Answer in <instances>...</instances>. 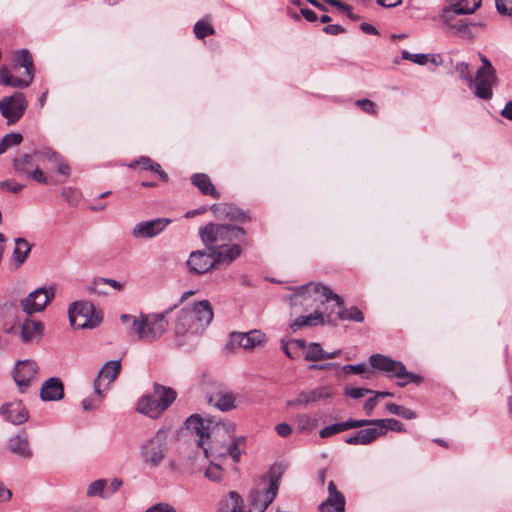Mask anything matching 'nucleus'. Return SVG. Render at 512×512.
<instances>
[{
	"label": "nucleus",
	"mask_w": 512,
	"mask_h": 512,
	"mask_svg": "<svg viewBox=\"0 0 512 512\" xmlns=\"http://www.w3.org/2000/svg\"><path fill=\"white\" fill-rule=\"evenodd\" d=\"M401 56L403 59L409 60L418 65H425L428 63V60H429V54H422V53L412 54V53L408 52L407 50H403L401 52Z\"/></svg>",
	"instance_id": "603ef678"
},
{
	"label": "nucleus",
	"mask_w": 512,
	"mask_h": 512,
	"mask_svg": "<svg viewBox=\"0 0 512 512\" xmlns=\"http://www.w3.org/2000/svg\"><path fill=\"white\" fill-rule=\"evenodd\" d=\"M121 485L122 481L116 478L108 481V487H106L107 497L115 493L120 488Z\"/></svg>",
	"instance_id": "774afa93"
},
{
	"label": "nucleus",
	"mask_w": 512,
	"mask_h": 512,
	"mask_svg": "<svg viewBox=\"0 0 512 512\" xmlns=\"http://www.w3.org/2000/svg\"><path fill=\"white\" fill-rule=\"evenodd\" d=\"M68 312H76L77 315H83L85 317H100L95 313L94 307L89 302L78 301L74 302L69 306Z\"/></svg>",
	"instance_id": "a19ab883"
},
{
	"label": "nucleus",
	"mask_w": 512,
	"mask_h": 512,
	"mask_svg": "<svg viewBox=\"0 0 512 512\" xmlns=\"http://www.w3.org/2000/svg\"><path fill=\"white\" fill-rule=\"evenodd\" d=\"M8 449L11 453L21 458L28 459L31 458L33 455L26 434H18L11 437L8 441Z\"/></svg>",
	"instance_id": "c85d7f7f"
},
{
	"label": "nucleus",
	"mask_w": 512,
	"mask_h": 512,
	"mask_svg": "<svg viewBox=\"0 0 512 512\" xmlns=\"http://www.w3.org/2000/svg\"><path fill=\"white\" fill-rule=\"evenodd\" d=\"M23 140L20 133L5 135L0 142V154L5 153L9 148L19 145Z\"/></svg>",
	"instance_id": "c03bdc74"
},
{
	"label": "nucleus",
	"mask_w": 512,
	"mask_h": 512,
	"mask_svg": "<svg viewBox=\"0 0 512 512\" xmlns=\"http://www.w3.org/2000/svg\"><path fill=\"white\" fill-rule=\"evenodd\" d=\"M345 374H361L366 372L367 366L365 363L356 364V365H345L342 368Z\"/></svg>",
	"instance_id": "e2e57ef3"
},
{
	"label": "nucleus",
	"mask_w": 512,
	"mask_h": 512,
	"mask_svg": "<svg viewBox=\"0 0 512 512\" xmlns=\"http://www.w3.org/2000/svg\"><path fill=\"white\" fill-rule=\"evenodd\" d=\"M0 415L15 425L23 424L28 420V412L21 402L3 404L0 407Z\"/></svg>",
	"instance_id": "4be33fe9"
},
{
	"label": "nucleus",
	"mask_w": 512,
	"mask_h": 512,
	"mask_svg": "<svg viewBox=\"0 0 512 512\" xmlns=\"http://www.w3.org/2000/svg\"><path fill=\"white\" fill-rule=\"evenodd\" d=\"M383 435V430L378 427L359 430L355 435L349 436L345 442L350 445H368Z\"/></svg>",
	"instance_id": "c756f323"
},
{
	"label": "nucleus",
	"mask_w": 512,
	"mask_h": 512,
	"mask_svg": "<svg viewBox=\"0 0 512 512\" xmlns=\"http://www.w3.org/2000/svg\"><path fill=\"white\" fill-rule=\"evenodd\" d=\"M193 31L197 39H204L207 36L215 34L214 27L205 20L197 21Z\"/></svg>",
	"instance_id": "37998d69"
},
{
	"label": "nucleus",
	"mask_w": 512,
	"mask_h": 512,
	"mask_svg": "<svg viewBox=\"0 0 512 512\" xmlns=\"http://www.w3.org/2000/svg\"><path fill=\"white\" fill-rule=\"evenodd\" d=\"M366 421L361 420H354V419H348L344 422L340 423H334L328 426H325L322 428L319 432V436L323 439L329 438L335 434L347 431L349 429L359 428L366 426Z\"/></svg>",
	"instance_id": "a878e982"
},
{
	"label": "nucleus",
	"mask_w": 512,
	"mask_h": 512,
	"mask_svg": "<svg viewBox=\"0 0 512 512\" xmlns=\"http://www.w3.org/2000/svg\"><path fill=\"white\" fill-rule=\"evenodd\" d=\"M497 81L496 71L478 69L473 78L472 88L474 94L480 99H490L493 95L492 88Z\"/></svg>",
	"instance_id": "ddd939ff"
},
{
	"label": "nucleus",
	"mask_w": 512,
	"mask_h": 512,
	"mask_svg": "<svg viewBox=\"0 0 512 512\" xmlns=\"http://www.w3.org/2000/svg\"><path fill=\"white\" fill-rule=\"evenodd\" d=\"M43 323L26 318L20 324V336L23 343H29L33 340L40 339L43 335Z\"/></svg>",
	"instance_id": "393cba45"
},
{
	"label": "nucleus",
	"mask_w": 512,
	"mask_h": 512,
	"mask_svg": "<svg viewBox=\"0 0 512 512\" xmlns=\"http://www.w3.org/2000/svg\"><path fill=\"white\" fill-rule=\"evenodd\" d=\"M296 429L298 432H309L317 427V420L308 414L302 413L295 417Z\"/></svg>",
	"instance_id": "ea45409f"
},
{
	"label": "nucleus",
	"mask_w": 512,
	"mask_h": 512,
	"mask_svg": "<svg viewBox=\"0 0 512 512\" xmlns=\"http://www.w3.org/2000/svg\"><path fill=\"white\" fill-rule=\"evenodd\" d=\"M293 291L294 293L290 297L292 305L304 304L309 299L319 301L321 304L333 300L335 302V306L340 308L337 312L339 319L359 323L364 321V315L358 307L352 306L348 309L344 308L343 299L327 286L319 283H308L294 288Z\"/></svg>",
	"instance_id": "f03ea898"
},
{
	"label": "nucleus",
	"mask_w": 512,
	"mask_h": 512,
	"mask_svg": "<svg viewBox=\"0 0 512 512\" xmlns=\"http://www.w3.org/2000/svg\"><path fill=\"white\" fill-rule=\"evenodd\" d=\"M40 397L44 401H57L62 399L64 397L62 381L56 377L46 380L41 387Z\"/></svg>",
	"instance_id": "b1692460"
},
{
	"label": "nucleus",
	"mask_w": 512,
	"mask_h": 512,
	"mask_svg": "<svg viewBox=\"0 0 512 512\" xmlns=\"http://www.w3.org/2000/svg\"><path fill=\"white\" fill-rule=\"evenodd\" d=\"M186 429L191 432L192 435L196 437L195 441L197 445L203 449L205 455H208L207 446L208 440L210 438V422H206L198 415H191L185 422Z\"/></svg>",
	"instance_id": "4468645a"
},
{
	"label": "nucleus",
	"mask_w": 512,
	"mask_h": 512,
	"mask_svg": "<svg viewBox=\"0 0 512 512\" xmlns=\"http://www.w3.org/2000/svg\"><path fill=\"white\" fill-rule=\"evenodd\" d=\"M370 393H374V392L372 390L366 389V388H355V387H346L345 388V395L350 398H353V399H358V398L364 397L365 395L370 394Z\"/></svg>",
	"instance_id": "6e6d98bb"
},
{
	"label": "nucleus",
	"mask_w": 512,
	"mask_h": 512,
	"mask_svg": "<svg viewBox=\"0 0 512 512\" xmlns=\"http://www.w3.org/2000/svg\"><path fill=\"white\" fill-rule=\"evenodd\" d=\"M279 490V478L267 475L260 479L249 495L248 512H264L274 501Z\"/></svg>",
	"instance_id": "39448f33"
},
{
	"label": "nucleus",
	"mask_w": 512,
	"mask_h": 512,
	"mask_svg": "<svg viewBox=\"0 0 512 512\" xmlns=\"http://www.w3.org/2000/svg\"><path fill=\"white\" fill-rule=\"evenodd\" d=\"M339 508L337 501L326 500L319 506L320 512H337L336 509Z\"/></svg>",
	"instance_id": "0e129e2a"
},
{
	"label": "nucleus",
	"mask_w": 512,
	"mask_h": 512,
	"mask_svg": "<svg viewBox=\"0 0 512 512\" xmlns=\"http://www.w3.org/2000/svg\"><path fill=\"white\" fill-rule=\"evenodd\" d=\"M355 104L367 114L375 115L377 113L376 104L369 99L357 100Z\"/></svg>",
	"instance_id": "5fc2aeb1"
},
{
	"label": "nucleus",
	"mask_w": 512,
	"mask_h": 512,
	"mask_svg": "<svg viewBox=\"0 0 512 512\" xmlns=\"http://www.w3.org/2000/svg\"><path fill=\"white\" fill-rule=\"evenodd\" d=\"M54 287H39L21 301L23 311L27 315L43 311L54 298Z\"/></svg>",
	"instance_id": "f8f14e48"
},
{
	"label": "nucleus",
	"mask_w": 512,
	"mask_h": 512,
	"mask_svg": "<svg viewBox=\"0 0 512 512\" xmlns=\"http://www.w3.org/2000/svg\"><path fill=\"white\" fill-rule=\"evenodd\" d=\"M212 319L213 310L208 300L181 308L173 325L177 346H195Z\"/></svg>",
	"instance_id": "f257e3e1"
},
{
	"label": "nucleus",
	"mask_w": 512,
	"mask_h": 512,
	"mask_svg": "<svg viewBox=\"0 0 512 512\" xmlns=\"http://www.w3.org/2000/svg\"><path fill=\"white\" fill-rule=\"evenodd\" d=\"M0 188L16 194L23 189V185L13 180H5L0 182Z\"/></svg>",
	"instance_id": "680f3d73"
},
{
	"label": "nucleus",
	"mask_w": 512,
	"mask_h": 512,
	"mask_svg": "<svg viewBox=\"0 0 512 512\" xmlns=\"http://www.w3.org/2000/svg\"><path fill=\"white\" fill-rule=\"evenodd\" d=\"M214 260L212 247L206 246L204 250L191 252L186 264L191 274L202 275L217 269Z\"/></svg>",
	"instance_id": "9d476101"
},
{
	"label": "nucleus",
	"mask_w": 512,
	"mask_h": 512,
	"mask_svg": "<svg viewBox=\"0 0 512 512\" xmlns=\"http://www.w3.org/2000/svg\"><path fill=\"white\" fill-rule=\"evenodd\" d=\"M222 469L217 464H210L205 471V476L211 481H219L221 479Z\"/></svg>",
	"instance_id": "13d9d810"
},
{
	"label": "nucleus",
	"mask_w": 512,
	"mask_h": 512,
	"mask_svg": "<svg viewBox=\"0 0 512 512\" xmlns=\"http://www.w3.org/2000/svg\"><path fill=\"white\" fill-rule=\"evenodd\" d=\"M38 365L32 360L18 361L14 370V380L21 392L30 387L36 379Z\"/></svg>",
	"instance_id": "f3484780"
},
{
	"label": "nucleus",
	"mask_w": 512,
	"mask_h": 512,
	"mask_svg": "<svg viewBox=\"0 0 512 512\" xmlns=\"http://www.w3.org/2000/svg\"><path fill=\"white\" fill-rule=\"evenodd\" d=\"M467 14L459 11L458 3L451 2L442 9L439 20L448 34L471 41L476 37L473 32V23L459 18L460 15Z\"/></svg>",
	"instance_id": "20e7f679"
},
{
	"label": "nucleus",
	"mask_w": 512,
	"mask_h": 512,
	"mask_svg": "<svg viewBox=\"0 0 512 512\" xmlns=\"http://www.w3.org/2000/svg\"><path fill=\"white\" fill-rule=\"evenodd\" d=\"M101 393H103V390H101ZM103 394L99 397L98 394H96L95 397L86 398L82 401V407L85 411H93L95 410L102 399Z\"/></svg>",
	"instance_id": "bf43d9fd"
},
{
	"label": "nucleus",
	"mask_w": 512,
	"mask_h": 512,
	"mask_svg": "<svg viewBox=\"0 0 512 512\" xmlns=\"http://www.w3.org/2000/svg\"><path fill=\"white\" fill-rule=\"evenodd\" d=\"M38 156V151L18 155L12 161L15 171L22 174L30 172V170L38 165Z\"/></svg>",
	"instance_id": "2f4dec72"
},
{
	"label": "nucleus",
	"mask_w": 512,
	"mask_h": 512,
	"mask_svg": "<svg viewBox=\"0 0 512 512\" xmlns=\"http://www.w3.org/2000/svg\"><path fill=\"white\" fill-rule=\"evenodd\" d=\"M331 325L336 326L335 320L331 319L330 313L316 310L314 313L307 316H299L290 325V328L295 332L296 330L306 326H317V325Z\"/></svg>",
	"instance_id": "aec40b11"
},
{
	"label": "nucleus",
	"mask_w": 512,
	"mask_h": 512,
	"mask_svg": "<svg viewBox=\"0 0 512 512\" xmlns=\"http://www.w3.org/2000/svg\"><path fill=\"white\" fill-rule=\"evenodd\" d=\"M193 185H195L204 195H210L218 199L220 194L216 191L210 178L203 173H196L191 177Z\"/></svg>",
	"instance_id": "f704fd0d"
},
{
	"label": "nucleus",
	"mask_w": 512,
	"mask_h": 512,
	"mask_svg": "<svg viewBox=\"0 0 512 512\" xmlns=\"http://www.w3.org/2000/svg\"><path fill=\"white\" fill-rule=\"evenodd\" d=\"M15 62L20 67L25 68L26 75L34 76V64L30 52L27 49H22L16 52Z\"/></svg>",
	"instance_id": "58836bf2"
},
{
	"label": "nucleus",
	"mask_w": 512,
	"mask_h": 512,
	"mask_svg": "<svg viewBox=\"0 0 512 512\" xmlns=\"http://www.w3.org/2000/svg\"><path fill=\"white\" fill-rule=\"evenodd\" d=\"M121 322L125 325L127 332L130 335H136L139 339L142 328V314L139 317L130 314H122L120 317Z\"/></svg>",
	"instance_id": "4c0bfd02"
},
{
	"label": "nucleus",
	"mask_w": 512,
	"mask_h": 512,
	"mask_svg": "<svg viewBox=\"0 0 512 512\" xmlns=\"http://www.w3.org/2000/svg\"><path fill=\"white\" fill-rule=\"evenodd\" d=\"M210 209L218 217H225L233 221L247 222L250 219L243 210L230 204H213Z\"/></svg>",
	"instance_id": "bb28decb"
},
{
	"label": "nucleus",
	"mask_w": 512,
	"mask_h": 512,
	"mask_svg": "<svg viewBox=\"0 0 512 512\" xmlns=\"http://www.w3.org/2000/svg\"><path fill=\"white\" fill-rule=\"evenodd\" d=\"M137 165L141 166L144 170H150L157 174H159L160 178L167 182L168 175L165 171L162 170L160 164L154 162L149 157H140V159L136 162Z\"/></svg>",
	"instance_id": "79ce46f5"
},
{
	"label": "nucleus",
	"mask_w": 512,
	"mask_h": 512,
	"mask_svg": "<svg viewBox=\"0 0 512 512\" xmlns=\"http://www.w3.org/2000/svg\"><path fill=\"white\" fill-rule=\"evenodd\" d=\"M169 218H156L137 223L133 230L132 236L138 239L152 238L159 235L170 223Z\"/></svg>",
	"instance_id": "dca6fc26"
},
{
	"label": "nucleus",
	"mask_w": 512,
	"mask_h": 512,
	"mask_svg": "<svg viewBox=\"0 0 512 512\" xmlns=\"http://www.w3.org/2000/svg\"><path fill=\"white\" fill-rule=\"evenodd\" d=\"M217 269L221 266H229L241 254V247L238 244H219L211 246Z\"/></svg>",
	"instance_id": "412c9836"
},
{
	"label": "nucleus",
	"mask_w": 512,
	"mask_h": 512,
	"mask_svg": "<svg viewBox=\"0 0 512 512\" xmlns=\"http://www.w3.org/2000/svg\"><path fill=\"white\" fill-rule=\"evenodd\" d=\"M174 308L175 306L161 313L142 314L143 324L141 325L139 340L151 343L162 337L168 328L166 317Z\"/></svg>",
	"instance_id": "6e6552de"
},
{
	"label": "nucleus",
	"mask_w": 512,
	"mask_h": 512,
	"mask_svg": "<svg viewBox=\"0 0 512 512\" xmlns=\"http://www.w3.org/2000/svg\"><path fill=\"white\" fill-rule=\"evenodd\" d=\"M245 235L242 227L231 224H213L209 223L199 230L201 241L206 246H216L227 244L234 240H240Z\"/></svg>",
	"instance_id": "423d86ee"
},
{
	"label": "nucleus",
	"mask_w": 512,
	"mask_h": 512,
	"mask_svg": "<svg viewBox=\"0 0 512 512\" xmlns=\"http://www.w3.org/2000/svg\"><path fill=\"white\" fill-rule=\"evenodd\" d=\"M62 195L71 206H76L81 200V192L77 189L66 187L62 191Z\"/></svg>",
	"instance_id": "3c124183"
},
{
	"label": "nucleus",
	"mask_w": 512,
	"mask_h": 512,
	"mask_svg": "<svg viewBox=\"0 0 512 512\" xmlns=\"http://www.w3.org/2000/svg\"><path fill=\"white\" fill-rule=\"evenodd\" d=\"M367 423H366V426H377L379 430H383V435L388 431V430H392V431H398V432H401L403 431V424L394 419V418H389V419H373V420H369V419H364Z\"/></svg>",
	"instance_id": "e433bc0d"
},
{
	"label": "nucleus",
	"mask_w": 512,
	"mask_h": 512,
	"mask_svg": "<svg viewBox=\"0 0 512 512\" xmlns=\"http://www.w3.org/2000/svg\"><path fill=\"white\" fill-rule=\"evenodd\" d=\"M70 324L76 329H92L99 325L101 317H85L76 312H68Z\"/></svg>",
	"instance_id": "c9c22d12"
},
{
	"label": "nucleus",
	"mask_w": 512,
	"mask_h": 512,
	"mask_svg": "<svg viewBox=\"0 0 512 512\" xmlns=\"http://www.w3.org/2000/svg\"><path fill=\"white\" fill-rule=\"evenodd\" d=\"M121 370L120 360H111L106 362L98 373L97 378L94 381L95 394L101 396V390H105L106 387L112 383L119 375Z\"/></svg>",
	"instance_id": "a211bd4d"
},
{
	"label": "nucleus",
	"mask_w": 512,
	"mask_h": 512,
	"mask_svg": "<svg viewBox=\"0 0 512 512\" xmlns=\"http://www.w3.org/2000/svg\"><path fill=\"white\" fill-rule=\"evenodd\" d=\"M28 102L21 92L0 100V112L9 125L16 123L24 114Z\"/></svg>",
	"instance_id": "9b49d317"
},
{
	"label": "nucleus",
	"mask_w": 512,
	"mask_h": 512,
	"mask_svg": "<svg viewBox=\"0 0 512 512\" xmlns=\"http://www.w3.org/2000/svg\"><path fill=\"white\" fill-rule=\"evenodd\" d=\"M34 76L26 75V78L14 77L6 66L0 68V83L13 88H26L33 81Z\"/></svg>",
	"instance_id": "473e14b6"
},
{
	"label": "nucleus",
	"mask_w": 512,
	"mask_h": 512,
	"mask_svg": "<svg viewBox=\"0 0 512 512\" xmlns=\"http://www.w3.org/2000/svg\"><path fill=\"white\" fill-rule=\"evenodd\" d=\"M275 429H276L277 434H278L279 436H281V437H284V438H286V437L290 436V435H291V433H292V428H291V426H290L289 424H287V423H280V424H278V425L275 427Z\"/></svg>",
	"instance_id": "69168bd1"
},
{
	"label": "nucleus",
	"mask_w": 512,
	"mask_h": 512,
	"mask_svg": "<svg viewBox=\"0 0 512 512\" xmlns=\"http://www.w3.org/2000/svg\"><path fill=\"white\" fill-rule=\"evenodd\" d=\"M25 175L40 184L48 183V179L45 176L44 172L39 168V165L30 170V172L25 173Z\"/></svg>",
	"instance_id": "4d7b16f0"
},
{
	"label": "nucleus",
	"mask_w": 512,
	"mask_h": 512,
	"mask_svg": "<svg viewBox=\"0 0 512 512\" xmlns=\"http://www.w3.org/2000/svg\"><path fill=\"white\" fill-rule=\"evenodd\" d=\"M455 70L459 77L467 82V85L472 88L473 77L469 73V64L466 62H459L455 66Z\"/></svg>",
	"instance_id": "864d4df0"
},
{
	"label": "nucleus",
	"mask_w": 512,
	"mask_h": 512,
	"mask_svg": "<svg viewBox=\"0 0 512 512\" xmlns=\"http://www.w3.org/2000/svg\"><path fill=\"white\" fill-rule=\"evenodd\" d=\"M32 245L24 238L15 239V247L13 250V262L16 268H19L28 258Z\"/></svg>",
	"instance_id": "72a5a7b5"
},
{
	"label": "nucleus",
	"mask_w": 512,
	"mask_h": 512,
	"mask_svg": "<svg viewBox=\"0 0 512 512\" xmlns=\"http://www.w3.org/2000/svg\"><path fill=\"white\" fill-rule=\"evenodd\" d=\"M237 395L230 391L219 390L208 397V403L223 412H228L237 407Z\"/></svg>",
	"instance_id": "5701e85b"
},
{
	"label": "nucleus",
	"mask_w": 512,
	"mask_h": 512,
	"mask_svg": "<svg viewBox=\"0 0 512 512\" xmlns=\"http://www.w3.org/2000/svg\"><path fill=\"white\" fill-rule=\"evenodd\" d=\"M106 487H108V481L99 479L94 482H92L88 488H87V495L88 496H101V497H107L106 495Z\"/></svg>",
	"instance_id": "a18cd8bd"
},
{
	"label": "nucleus",
	"mask_w": 512,
	"mask_h": 512,
	"mask_svg": "<svg viewBox=\"0 0 512 512\" xmlns=\"http://www.w3.org/2000/svg\"><path fill=\"white\" fill-rule=\"evenodd\" d=\"M324 350L319 343H310L305 351V359L307 361L323 360Z\"/></svg>",
	"instance_id": "de8ad7c7"
},
{
	"label": "nucleus",
	"mask_w": 512,
	"mask_h": 512,
	"mask_svg": "<svg viewBox=\"0 0 512 512\" xmlns=\"http://www.w3.org/2000/svg\"><path fill=\"white\" fill-rule=\"evenodd\" d=\"M448 3L454 2L459 4V11L473 14L482 3V0H447Z\"/></svg>",
	"instance_id": "8fccbe9b"
},
{
	"label": "nucleus",
	"mask_w": 512,
	"mask_h": 512,
	"mask_svg": "<svg viewBox=\"0 0 512 512\" xmlns=\"http://www.w3.org/2000/svg\"><path fill=\"white\" fill-rule=\"evenodd\" d=\"M369 363L373 368L389 373V377L397 378L399 380L397 384L400 387H404L409 383L419 384L422 381L421 376L408 372L402 362L395 361L382 354L371 355Z\"/></svg>",
	"instance_id": "0eeeda50"
},
{
	"label": "nucleus",
	"mask_w": 512,
	"mask_h": 512,
	"mask_svg": "<svg viewBox=\"0 0 512 512\" xmlns=\"http://www.w3.org/2000/svg\"><path fill=\"white\" fill-rule=\"evenodd\" d=\"M497 11L502 15L512 14V0H495Z\"/></svg>",
	"instance_id": "052dcab7"
},
{
	"label": "nucleus",
	"mask_w": 512,
	"mask_h": 512,
	"mask_svg": "<svg viewBox=\"0 0 512 512\" xmlns=\"http://www.w3.org/2000/svg\"><path fill=\"white\" fill-rule=\"evenodd\" d=\"M218 512H248L244 509V501L236 491L223 496L218 504Z\"/></svg>",
	"instance_id": "cd10ccee"
},
{
	"label": "nucleus",
	"mask_w": 512,
	"mask_h": 512,
	"mask_svg": "<svg viewBox=\"0 0 512 512\" xmlns=\"http://www.w3.org/2000/svg\"><path fill=\"white\" fill-rule=\"evenodd\" d=\"M38 159L40 160H47L50 162L53 167L56 168L57 172L59 174L68 176L70 172V168L67 163L64 162L62 157L53 149L51 148H43L42 150L38 151Z\"/></svg>",
	"instance_id": "7c9ffc66"
},
{
	"label": "nucleus",
	"mask_w": 512,
	"mask_h": 512,
	"mask_svg": "<svg viewBox=\"0 0 512 512\" xmlns=\"http://www.w3.org/2000/svg\"><path fill=\"white\" fill-rule=\"evenodd\" d=\"M323 32L330 35H339L345 32L344 27L338 24L327 25L323 28Z\"/></svg>",
	"instance_id": "338daca9"
},
{
	"label": "nucleus",
	"mask_w": 512,
	"mask_h": 512,
	"mask_svg": "<svg viewBox=\"0 0 512 512\" xmlns=\"http://www.w3.org/2000/svg\"><path fill=\"white\" fill-rule=\"evenodd\" d=\"M166 435L157 432L151 439L141 446V458L151 467H157L165 457Z\"/></svg>",
	"instance_id": "1a4fd4ad"
},
{
	"label": "nucleus",
	"mask_w": 512,
	"mask_h": 512,
	"mask_svg": "<svg viewBox=\"0 0 512 512\" xmlns=\"http://www.w3.org/2000/svg\"><path fill=\"white\" fill-rule=\"evenodd\" d=\"M177 393L170 387L154 383L153 390L137 402L136 410L152 419L159 418L175 401Z\"/></svg>",
	"instance_id": "7ed1b4c3"
},
{
	"label": "nucleus",
	"mask_w": 512,
	"mask_h": 512,
	"mask_svg": "<svg viewBox=\"0 0 512 512\" xmlns=\"http://www.w3.org/2000/svg\"><path fill=\"white\" fill-rule=\"evenodd\" d=\"M386 409L391 414L403 417L405 419L410 420V419H414L416 417V414L412 410H410L404 406L397 405L395 403L386 404Z\"/></svg>",
	"instance_id": "49530a36"
},
{
	"label": "nucleus",
	"mask_w": 512,
	"mask_h": 512,
	"mask_svg": "<svg viewBox=\"0 0 512 512\" xmlns=\"http://www.w3.org/2000/svg\"><path fill=\"white\" fill-rule=\"evenodd\" d=\"M265 342V335L259 330H251L246 333L234 332L230 335L229 345L252 350Z\"/></svg>",
	"instance_id": "6ab92c4d"
},
{
	"label": "nucleus",
	"mask_w": 512,
	"mask_h": 512,
	"mask_svg": "<svg viewBox=\"0 0 512 512\" xmlns=\"http://www.w3.org/2000/svg\"><path fill=\"white\" fill-rule=\"evenodd\" d=\"M245 443V438L235 437L232 441V443L228 447V455L233 459L234 462H239L240 456H241V446H243Z\"/></svg>",
	"instance_id": "09e8293b"
},
{
	"label": "nucleus",
	"mask_w": 512,
	"mask_h": 512,
	"mask_svg": "<svg viewBox=\"0 0 512 512\" xmlns=\"http://www.w3.org/2000/svg\"><path fill=\"white\" fill-rule=\"evenodd\" d=\"M332 395L331 389L327 386L303 390L295 398L287 400L286 405L292 408L308 406L320 400L330 398Z\"/></svg>",
	"instance_id": "2eb2a0df"
}]
</instances>
